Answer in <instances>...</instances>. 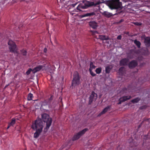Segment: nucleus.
I'll use <instances>...</instances> for the list:
<instances>
[{"label":"nucleus","instance_id":"nucleus-1","mask_svg":"<svg viewBox=\"0 0 150 150\" xmlns=\"http://www.w3.org/2000/svg\"><path fill=\"white\" fill-rule=\"evenodd\" d=\"M43 122H33L31 128L36 132L34 133V137L37 138L42 132L43 127Z\"/></svg>","mask_w":150,"mask_h":150},{"label":"nucleus","instance_id":"nucleus-2","mask_svg":"<svg viewBox=\"0 0 150 150\" xmlns=\"http://www.w3.org/2000/svg\"><path fill=\"white\" fill-rule=\"evenodd\" d=\"M108 6L111 9H118L121 8L122 3L119 0H110L107 2Z\"/></svg>","mask_w":150,"mask_h":150},{"label":"nucleus","instance_id":"nucleus-3","mask_svg":"<svg viewBox=\"0 0 150 150\" xmlns=\"http://www.w3.org/2000/svg\"><path fill=\"white\" fill-rule=\"evenodd\" d=\"M102 3L100 1H97L96 3H94L93 2H88L87 4H85L84 5L82 4H79L76 8L77 10H78V12L81 11V9H85L88 8V7L92 6H96L97 5L100 4Z\"/></svg>","mask_w":150,"mask_h":150},{"label":"nucleus","instance_id":"nucleus-4","mask_svg":"<svg viewBox=\"0 0 150 150\" xmlns=\"http://www.w3.org/2000/svg\"><path fill=\"white\" fill-rule=\"evenodd\" d=\"M52 100L53 97L51 96L48 99L44 100L41 102V107H43L47 106L48 109L52 108Z\"/></svg>","mask_w":150,"mask_h":150},{"label":"nucleus","instance_id":"nucleus-5","mask_svg":"<svg viewBox=\"0 0 150 150\" xmlns=\"http://www.w3.org/2000/svg\"><path fill=\"white\" fill-rule=\"evenodd\" d=\"M9 49L10 52L14 53H17L18 48L15 43L11 40H9L8 42Z\"/></svg>","mask_w":150,"mask_h":150},{"label":"nucleus","instance_id":"nucleus-6","mask_svg":"<svg viewBox=\"0 0 150 150\" xmlns=\"http://www.w3.org/2000/svg\"><path fill=\"white\" fill-rule=\"evenodd\" d=\"M80 77L79 73L77 72H75L73 75L71 85L75 86L79 85L80 83Z\"/></svg>","mask_w":150,"mask_h":150},{"label":"nucleus","instance_id":"nucleus-7","mask_svg":"<svg viewBox=\"0 0 150 150\" xmlns=\"http://www.w3.org/2000/svg\"><path fill=\"white\" fill-rule=\"evenodd\" d=\"M88 130V128H86L82 130L79 131L72 138V140L74 141L79 139Z\"/></svg>","mask_w":150,"mask_h":150},{"label":"nucleus","instance_id":"nucleus-8","mask_svg":"<svg viewBox=\"0 0 150 150\" xmlns=\"http://www.w3.org/2000/svg\"><path fill=\"white\" fill-rule=\"evenodd\" d=\"M97 98V94L94 91H93L89 98L88 104L91 105L93 101H95Z\"/></svg>","mask_w":150,"mask_h":150},{"label":"nucleus","instance_id":"nucleus-9","mask_svg":"<svg viewBox=\"0 0 150 150\" xmlns=\"http://www.w3.org/2000/svg\"><path fill=\"white\" fill-rule=\"evenodd\" d=\"M42 120L43 122H52V118L49 115L46 113H44L41 115Z\"/></svg>","mask_w":150,"mask_h":150},{"label":"nucleus","instance_id":"nucleus-10","mask_svg":"<svg viewBox=\"0 0 150 150\" xmlns=\"http://www.w3.org/2000/svg\"><path fill=\"white\" fill-rule=\"evenodd\" d=\"M138 65L137 62L135 60H133L128 63V67L130 69L135 68Z\"/></svg>","mask_w":150,"mask_h":150},{"label":"nucleus","instance_id":"nucleus-11","mask_svg":"<svg viewBox=\"0 0 150 150\" xmlns=\"http://www.w3.org/2000/svg\"><path fill=\"white\" fill-rule=\"evenodd\" d=\"M129 60L127 58L122 59L120 62V65L121 66H125L128 65Z\"/></svg>","mask_w":150,"mask_h":150},{"label":"nucleus","instance_id":"nucleus-12","mask_svg":"<svg viewBox=\"0 0 150 150\" xmlns=\"http://www.w3.org/2000/svg\"><path fill=\"white\" fill-rule=\"evenodd\" d=\"M89 25L93 29H96L98 26L97 23L94 21H92L89 22Z\"/></svg>","mask_w":150,"mask_h":150},{"label":"nucleus","instance_id":"nucleus-13","mask_svg":"<svg viewBox=\"0 0 150 150\" xmlns=\"http://www.w3.org/2000/svg\"><path fill=\"white\" fill-rule=\"evenodd\" d=\"M132 88L131 86L129 85L128 87L127 88H124L123 90L124 93H127L134 92V90L132 89Z\"/></svg>","mask_w":150,"mask_h":150},{"label":"nucleus","instance_id":"nucleus-14","mask_svg":"<svg viewBox=\"0 0 150 150\" xmlns=\"http://www.w3.org/2000/svg\"><path fill=\"white\" fill-rule=\"evenodd\" d=\"M144 43L147 47L150 46V37H146L144 38Z\"/></svg>","mask_w":150,"mask_h":150},{"label":"nucleus","instance_id":"nucleus-15","mask_svg":"<svg viewBox=\"0 0 150 150\" xmlns=\"http://www.w3.org/2000/svg\"><path fill=\"white\" fill-rule=\"evenodd\" d=\"M135 52L132 50H130L129 52L127 54V57L129 59H132L134 57Z\"/></svg>","mask_w":150,"mask_h":150},{"label":"nucleus","instance_id":"nucleus-16","mask_svg":"<svg viewBox=\"0 0 150 150\" xmlns=\"http://www.w3.org/2000/svg\"><path fill=\"white\" fill-rule=\"evenodd\" d=\"M43 67L42 65H39L33 69V73L35 74L40 70Z\"/></svg>","mask_w":150,"mask_h":150},{"label":"nucleus","instance_id":"nucleus-17","mask_svg":"<svg viewBox=\"0 0 150 150\" xmlns=\"http://www.w3.org/2000/svg\"><path fill=\"white\" fill-rule=\"evenodd\" d=\"M110 106H108L105 108L103 111L101 112L98 115V116H100L102 115L103 114L106 112L110 108Z\"/></svg>","mask_w":150,"mask_h":150},{"label":"nucleus","instance_id":"nucleus-18","mask_svg":"<svg viewBox=\"0 0 150 150\" xmlns=\"http://www.w3.org/2000/svg\"><path fill=\"white\" fill-rule=\"evenodd\" d=\"M98 38L99 39L101 40H109V38L108 36L104 35H99L98 36Z\"/></svg>","mask_w":150,"mask_h":150},{"label":"nucleus","instance_id":"nucleus-19","mask_svg":"<svg viewBox=\"0 0 150 150\" xmlns=\"http://www.w3.org/2000/svg\"><path fill=\"white\" fill-rule=\"evenodd\" d=\"M131 98V96H123L120 98L122 100V102H124L125 101L129 100Z\"/></svg>","mask_w":150,"mask_h":150},{"label":"nucleus","instance_id":"nucleus-20","mask_svg":"<svg viewBox=\"0 0 150 150\" xmlns=\"http://www.w3.org/2000/svg\"><path fill=\"white\" fill-rule=\"evenodd\" d=\"M51 123L52 122H46V127L44 128V132L45 134L48 131L49 128L51 125Z\"/></svg>","mask_w":150,"mask_h":150},{"label":"nucleus","instance_id":"nucleus-21","mask_svg":"<svg viewBox=\"0 0 150 150\" xmlns=\"http://www.w3.org/2000/svg\"><path fill=\"white\" fill-rule=\"evenodd\" d=\"M102 14L108 18L110 17L113 15L112 13L105 11Z\"/></svg>","mask_w":150,"mask_h":150},{"label":"nucleus","instance_id":"nucleus-22","mask_svg":"<svg viewBox=\"0 0 150 150\" xmlns=\"http://www.w3.org/2000/svg\"><path fill=\"white\" fill-rule=\"evenodd\" d=\"M112 69V67H111V66L109 65L105 67V72L106 74H109L111 70Z\"/></svg>","mask_w":150,"mask_h":150},{"label":"nucleus","instance_id":"nucleus-23","mask_svg":"<svg viewBox=\"0 0 150 150\" xmlns=\"http://www.w3.org/2000/svg\"><path fill=\"white\" fill-rule=\"evenodd\" d=\"M140 99V98L137 97L131 100V102L133 103H138Z\"/></svg>","mask_w":150,"mask_h":150},{"label":"nucleus","instance_id":"nucleus-24","mask_svg":"<svg viewBox=\"0 0 150 150\" xmlns=\"http://www.w3.org/2000/svg\"><path fill=\"white\" fill-rule=\"evenodd\" d=\"M124 67H122L119 68L118 70V73L120 75H122L124 73V71H123Z\"/></svg>","mask_w":150,"mask_h":150},{"label":"nucleus","instance_id":"nucleus-25","mask_svg":"<svg viewBox=\"0 0 150 150\" xmlns=\"http://www.w3.org/2000/svg\"><path fill=\"white\" fill-rule=\"evenodd\" d=\"M134 42L138 48H140L141 43L139 41H138L137 40H135Z\"/></svg>","mask_w":150,"mask_h":150},{"label":"nucleus","instance_id":"nucleus-26","mask_svg":"<svg viewBox=\"0 0 150 150\" xmlns=\"http://www.w3.org/2000/svg\"><path fill=\"white\" fill-rule=\"evenodd\" d=\"M137 145V144L133 140L132 141V142H130V146L131 147H133L134 146H136Z\"/></svg>","mask_w":150,"mask_h":150},{"label":"nucleus","instance_id":"nucleus-27","mask_svg":"<svg viewBox=\"0 0 150 150\" xmlns=\"http://www.w3.org/2000/svg\"><path fill=\"white\" fill-rule=\"evenodd\" d=\"M33 97V94L30 93H29L27 99L28 100H32V98Z\"/></svg>","mask_w":150,"mask_h":150},{"label":"nucleus","instance_id":"nucleus-28","mask_svg":"<svg viewBox=\"0 0 150 150\" xmlns=\"http://www.w3.org/2000/svg\"><path fill=\"white\" fill-rule=\"evenodd\" d=\"M87 17L91 16L96 15V13L95 12H93L89 13H86Z\"/></svg>","mask_w":150,"mask_h":150},{"label":"nucleus","instance_id":"nucleus-29","mask_svg":"<svg viewBox=\"0 0 150 150\" xmlns=\"http://www.w3.org/2000/svg\"><path fill=\"white\" fill-rule=\"evenodd\" d=\"M102 69L101 67L97 68L96 70V72L97 74H99L101 71Z\"/></svg>","mask_w":150,"mask_h":150},{"label":"nucleus","instance_id":"nucleus-30","mask_svg":"<svg viewBox=\"0 0 150 150\" xmlns=\"http://www.w3.org/2000/svg\"><path fill=\"white\" fill-rule=\"evenodd\" d=\"M90 67L89 69H91V70H92L93 69H94L96 68V66L93 65V62H91L90 64Z\"/></svg>","mask_w":150,"mask_h":150},{"label":"nucleus","instance_id":"nucleus-31","mask_svg":"<svg viewBox=\"0 0 150 150\" xmlns=\"http://www.w3.org/2000/svg\"><path fill=\"white\" fill-rule=\"evenodd\" d=\"M21 54L24 56H26L27 54V51L24 50H22L21 51Z\"/></svg>","mask_w":150,"mask_h":150},{"label":"nucleus","instance_id":"nucleus-32","mask_svg":"<svg viewBox=\"0 0 150 150\" xmlns=\"http://www.w3.org/2000/svg\"><path fill=\"white\" fill-rule=\"evenodd\" d=\"M32 71L33 72V69H32L31 68H29L26 72V73L27 75H28Z\"/></svg>","mask_w":150,"mask_h":150},{"label":"nucleus","instance_id":"nucleus-33","mask_svg":"<svg viewBox=\"0 0 150 150\" xmlns=\"http://www.w3.org/2000/svg\"><path fill=\"white\" fill-rule=\"evenodd\" d=\"M92 70H91V69H89V71L90 74L93 76H95L96 75V74L94 73Z\"/></svg>","mask_w":150,"mask_h":150},{"label":"nucleus","instance_id":"nucleus-34","mask_svg":"<svg viewBox=\"0 0 150 150\" xmlns=\"http://www.w3.org/2000/svg\"><path fill=\"white\" fill-rule=\"evenodd\" d=\"M71 40L72 42L74 43L75 42H77V40L76 39V37H74L73 38L71 39Z\"/></svg>","mask_w":150,"mask_h":150},{"label":"nucleus","instance_id":"nucleus-35","mask_svg":"<svg viewBox=\"0 0 150 150\" xmlns=\"http://www.w3.org/2000/svg\"><path fill=\"white\" fill-rule=\"evenodd\" d=\"M90 31L93 35H94L96 34H99L98 33L97 31L91 30Z\"/></svg>","mask_w":150,"mask_h":150},{"label":"nucleus","instance_id":"nucleus-36","mask_svg":"<svg viewBox=\"0 0 150 150\" xmlns=\"http://www.w3.org/2000/svg\"><path fill=\"white\" fill-rule=\"evenodd\" d=\"M15 122H10V123L8 124L7 129H8L11 126L15 124Z\"/></svg>","mask_w":150,"mask_h":150},{"label":"nucleus","instance_id":"nucleus-37","mask_svg":"<svg viewBox=\"0 0 150 150\" xmlns=\"http://www.w3.org/2000/svg\"><path fill=\"white\" fill-rule=\"evenodd\" d=\"M134 25H137V26L141 25L142 24L141 23L138 22H134Z\"/></svg>","mask_w":150,"mask_h":150},{"label":"nucleus","instance_id":"nucleus-38","mask_svg":"<svg viewBox=\"0 0 150 150\" xmlns=\"http://www.w3.org/2000/svg\"><path fill=\"white\" fill-rule=\"evenodd\" d=\"M17 120H18V119L17 118H13L12 119L11 122H16V121H17Z\"/></svg>","mask_w":150,"mask_h":150},{"label":"nucleus","instance_id":"nucleus-39","mask_svg":"<svg viewBox=\"0 0 150 150\" xmlns=\"http://www.w3.org/2000/svg\"><path fill=\"white\" fill-rule=\"evenodd\" d=\"M142 122L138 126V128H137V132H138V129L141 127L142 126Z\"/></svg>","mask_w":150,"mask_h":150},{"label":"nucleus","instance_id":"nucleus-40","mask_svg":"<svg viewBox=\"0 0 150 150\" xmlns=\"http://www.w3.org/2000/svg\"><path fill=\"white\" fill-rule=\"evenodd\" d=\"M122 99H121V98H120V99H119V102L117 104L118 105H119V104H121L122 103V102H122Z\"/></svg>","mask_w":150,"mask_h":150},{"label":"nucleus","instance_id":"nucleus-41","mask_svg":"<svg viewBox=\"0 0 150 150\" xmlns=\"http://www.w3.org/2000/svg\"><path fill=\"white\" fill-rule=\"evenodd\" d=\"M121 38L122 36L121 35H118L117 37V39L118 40H121Z\"/></svg>","mask_w":150,"mask_h":150},{"label":"nucleus","instance_id":"nucleus-42","mask_svg":"<svg viewBox=\"0 0 150 150\" xmlns=\"http://www.w3.org/2000/svg\"><path fill=\"white\" fill-rule=\"evenodd\" d=\"M86 17H87L86 13L83 15H81V18H83Z\"/></svg>","mask_w":150,"mask_h":150},{"label":"nucleus","instance_id":"nucleus-43","mask_svg":"<svg viewBox=\"0 0 150 150\" xmlns=\"http://www.w3.org/2000/svg\"><path fill=\"white\" fill-rule=\"evenodd\" d=\"M77 4V3H75V4H71V7H74Z\"/></svg>","mask_w":150,"mask_h":150},{"label":"nucleus","instance_id":"nucleus-44","mask_svg":"<svg viewBox=\"0 0 150 150\" xmlns=\"http://www.w3.org/2000/svg\"><path fill=\"white\" fill-rule=\"evenodd\" d=\"M47 49L46 48H45L44 50V52H46L47 51Z\"/></svg>","mask_w":150,"mask_h":150},{"label":"nucleus","instance_id":"nucleus-45","mask_svg":"<svg viewBox=\"0 0 150 150\" xmlns=\"http://www.w3.org/2000/svg\"><path fill=\"white\" fill-rule=\"evenodd\" d=\"M144 107H145V106H141V107H140V109H143Z\"/></svg>","mask_w":150,"mask_h":150},{"label":"nucleus","instance_id":"nucleus-46","mask_svg":"<svg viewBox=\"0 0 150 150\" xmlns=\"http://www.w3.org/2000/svg\"><path fill=\"white\" fill-rule=\"evenodd\" d=\"M44 109L46 111V112L48 111V109Z\"/></svg>","mask_w":150,"mask_h":150},{"label":"nucleus","instance_id":"nucleus-47","mask_svg":"<svg viewBox=\"0 0 150 150\" xmlns=\"http://www.w3.org/2000/svg\"><path fill=\"white\" fill-rule=\"evenodd\" d=\"M38 121L37 120H35L34 121V122H38Z\"/></svg>","mask_w":150,"mask_h":150},{"label":"nucleus","instance_id":"nucleus-48","mask_svg":"<svg viewBox=\"0 0 150 150\" xmlns=\"http://www.w3.org/2000/svg\"><path fill=\"white\" fill-rule=\"evenodd\" d=\"M38 100V99H37V100H35V101H37V100Z\"/></svg>","mask_w":150,"mask_h":150},{"label":"nucleus","instance_id":"nucleus-49","mask_svg":"<svg viewBox=\"0 0 150 150\" xmlns=\"http://www.w3.org/2000/svg\"><path fill=\"white\" fill-rule=\"evenodd\" d=\"M102 0V1H103V0Z\"/></svg>","mask_w":150,"mask_h":150},{"label":"nucleus","instance_id":"nucleus-50","mask_svg":"<svg viewBox=\"0 0 150 150\" xmlns=\"http://www.w3.org/2000/svg\"><path fill=\"white\" fill-rule=\"evenodd\" d=\"M67 150L66 149V150Z\"/></svg>","mask_w":150,"mask_h":150}]
</instances>
